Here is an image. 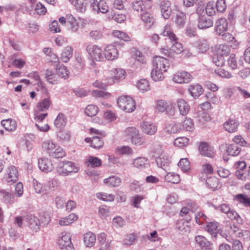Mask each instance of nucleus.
<instances>
[{"instance_id":"f257e3e1","label":"nucleus","mask_w":250,"mask_h":250,"mask_svg":"<svg viewBox=\"0 0 250 250\" xmlns=\"http://www.w3.org/2000/svg\"><path fill=\"white\" fill-rule=\"evenodd\" d=\"M42 147L49 155L53 158H62L65 155L63 149L51 140H46L43 142Z\"/></svg>"},{"instance_id":"f03ea898","label":"nucleus","mask_w":250,"mask_h":250,"mask_svg":"<svg viewBox=\"0 0 250 250\" xmlns=\"http://www.w3.org/2000/svg\"><path fill=\"white\" fill-rule=\"evenodd\" d=\"M160 35L168 37L171 42H174L171 45L170 50L176 54H180L183 51V45L177 42L178 39L171 31L169 25L167 24L163 31L160 33Z\"/></svg>"},{"instance_id":"7ed1b4c3","label":"nucleus","mask_w":250,"mask_h":250,"mask_svg":"<svg viewBox=\"0 0 250 250\" xmlns=\"http://www.w3.org/2000/svg\"><path fill=\"white\" fill-rule=\"evenodd\" d=\"M79 168L76 164L70 161H63L58 163L56 168L57 172L60 175H68L71 173L77 172Z\"/></svg>"},{"instance_id":"20e7f679","label":"nucleus","mask_w":250,"mask_h":250,"mask_svg":"<svg viewBox=\"0 0 250 250\" xmlns=\"http://www.w3.org/2000/svg\"><path fill=\"white\" fill-rule=\"evenodd\" d=\"M118 106L126 112H132L135 109V103L134 100L129 96H122L117 100Z\"/></svg>"},{"instance_id":"39448f33","label":"nucleus","mask_w":250,"mask_h":250,"mask_svg":"<svg viewBox=\"0 0 250 250\" xmlns=\"http://www.w3.org/2000/svg\"><path fill=\"white\" fill-rule=\"evenodd\" d=\"M125 135L134 145L141 146L143 144V142L140 137L139 131L134 127L127 128L125 131Z\"/></svg>"},{"instance_id":"423d86ee","label":"nucleus","mask_w":250,"mask_h":250,"mask_svg":"<svg viewBox=\"0 0 250 250\" xmlns=\"http://www.w3.org/2000/svg\"><path fill=\"white\" fill-rule=\"evenodd\" d=\"M58 244L61 250H74L71 241V236L68 232L64 231L61 233L58 239Z\"/></svg>"},{"instance_id":"0eeeda50","label":"nucleus","mask_w":250,"mask_h":250,"mask_svg":"<svg viewBox=\"0 0 250 250\" xmlns=\"http://www.w3.org/2000/svg\"><path fill=\"white\" fill-rule=\"evenodd\" d=\"M86 51L90 58L96 61H101L104 59L101 48L96 44H89L86 46Z\"/></svg>"},{"instance_id":"6e6552de","label":"nucleus","mask_w":250,"mask_h":250,"mask_svg":"<svg viewBox=\"0 0 250 250\" xmlns=\"http://www.w3.org/2000/svg\"><path fill=\"white\" fill-rule=\"evenodd\" d=\"M192 79V76L188 72L179 71L174 75L172 80L178 83H187L191 82Z\"/></svg>"},{"instance_id":"1a4fd4ad","label":"nucleus","mask_w":250,"mask_h":250,"mask_svg":"<svg viewBox=\"0 0 250 250\" xmlns=\"http://www.w3.org/2000/svg\"><path fill=\"white\" fill-rule=\"evenodd\" d=\"M153 64L154 68L164 71H167L169 66L168 61L165 57L161 56L154 57Z\"/></svg>"},{"instance_id":"9d476101","label":"nucleus","mask_w":250,"mask_h":250,"mask_svg":"<svg viewBox=\"0 0 250 250\" xmlns=\"http://www.w3.org/2000/svg\"><path fill=\"white\" fill-rule=\"evenodd\" d=\"M97 0H76L75 6L81 12H84L89 7L92 10Z\"/></svg>"},{"instance_id":"9b49d317","label":"nucleus","mask_w":250,"mask_h":250,"mask_svg":"<svg viewBox=\"0 0 250 250\" xmlns=\"http://www.w3.org/2000/svg\"><path fill=\"white\" fill-rule=\"evenodd\" d=\"M25 220L31 229L36 232L40 229V221L38 217L33 215L29 214L25 216Z\"/></svg>"},{"instance_id":"f8f14e48","label":"nucleus","mask_w":250,"mask_h":250,"mask_svg":"<svg viewBox=\"0 0 250 250\" xmlns=\"http://www.w3.org/2000/svg\"><path fill=\"white\" fill-rule=\"evenodd\" d=\"M228 23L225 18H221L215 22V32L218 36L222 35L228 30Z\"/></svg>"},{"instance_id":"ddd939ff","label":"nucleus","mask_w":250,"mask_h":250,"mask_svg":"<svg viewBox=\"0 0 250 250\" xmlns=\"http://www.w3.org/2000/svg\"><path fill=\"white\" fill-rule=\"evenodd\" d=\"M104 55L106 60L112 61L118 58L119 53L114 45H108L104 48Z\"/></svg>"},{"instance_id":"4468645a","label":"nucleus","mask_w":250,"mask_h":250,"mask_svg":"<svg viewBox=\"0 0 250 250\" xmlns=\"http://www.w3.org/2000/svg\"><path fill=\"white\" fill-rule=\"evenodd\" d=\"M155 161L158 167L164 169L168 167L170 163L168 156L165 152H162L159 156L156 157Z\"/></svg>"},{"instance_id":"2eb2a0df","label":"nucleus","mask_w":250,"mask_h":250,"mask_svg":"<svg viewBox=\"0 0 250 250\" xmlns=\"http://www.w3.org/2000/svg\"><path fill=\"white\" fill-rule=\"evenodd\" d=\"M176 104L181 115L185 116L188 113L190 110V106L186 100L179 99L177 100Z\"/></svg>"},{"instance_id":"dca6fc26","label":"nucleus","mask_w":250,"mask_h":250,"mask_svg":"<svg viewBox=\"0 0 250 250\" xmlns=\"http://www.w3.org/2000/svg\"><path fill=\"white\" fill-rule=\"evenodd\" d=\"M132 164L135 167L142 170L149 167V160L145 157H139L134 159Z\"/></svg>"},{"instance_id":"f3484780","label":"nucleus","mask_w":250,"mask_h":250,"mask_svg":"<svg viewBox=\"0 0 250 250\" xmlns=\"http://www.w3.org/2000/svg\"><path fill=\"white\" fill-rule=\"evenodd\" d=\"M125 70L123 69H116L115 76L108 79V83L110 84H113L115 83L119 82L125 78Z\"/></svg>"},{"instance_id":"a211bd4d","label":"nucleus","mask_w":250,"mask_h":250,"mask_svg":"<svg viewBox=\"0 0 250 250\" xmlns=\"http://www.w3.org/2000/svg\"><path fill=\"white\" fill-rule=\"evenodd\" d=\"M18 172L16 167L14 166H10L7 170V176L6 181L10 185L14 183L18 179Z\"/></svg>"},{"instance_id":"6ab92c4d","label":"nucleus","mask_w":250,"mask_h":250,"mask_svg":"<svg viewBox=\"0 0 250 250\" xmlns=\"http://www.w3.org/2000/svg\"><path fill=\"white\" fill-rule=\"evenodd\" d=\"M160 6L162 15L165 19H168L172 12L170 2L169 0L162 1Z\"/></svg>"},{"instance_id":"aec40b11","label":"nucleus","mask_w":250,"mask_h":250,"mask_svg":"<svg viewBox=\"0 0 250 250\" xmlns=\"http://www.w3.org/2000/svg\"><path fill=\"white\" fill-rule=\"evenodd\" d=\"M199 149L201 154L205 156L213 158L215 155L213 148L208 146L207 143H201Z\"/></svg>"},{"instance_id":"412c9836","label":"nucleus","mask_w":250,"mask_h":250,"mask_svg":"<svg viewBox=\"0 0 250 250\" xmlns=\"http://www.w3.org/2000/svg\"><path fill=\"white\" fill-rule=\"evenodd\" d=\"M212 20L205 16H199L198 19V27L200 29H206L213 26Z\"/></svg>"},{"instance_id":"4be33fe9","label":"nucleus","mask_w":250,"mask_h":250,"mask_svg":"<svg viewBox=\"0 0 250 250\" xmlns=\"http://www.w3.org/2000/svg\"><path fill=\"white\" fill-rule=\"evenodd\" d=\"M109 10V6L107 2L104 0H100L99 2L96 1V4L93 6V11L101 12L103 14L106 13Z\"/></svg>"},{"instance_id":"5701e85b","label":"nucleus","mask_w":250,"mask_h":250,"mask_svg":"<svg viewBox=\"0 0 250 250\" xmlns=\"http://www.w3.org/2000/svg\"><path fill=\"white\" fill-rule=\"evenodd\" d=\"M38 165L40 169L45 172L51 171L53 169L52 164L48 159H40L38 161Z\"/></svg>"},{"instance_id":"b1692460","label":"nucleus","mask_w":250,"mask_h":250,"mask_svg":"<svg viewBox=\"0 0 250 250\" xmlns=\"http://www.w3.org/2000/svg\"><path fill=\"white\" fill-rule=\"evenodd\" d=\"M141 127L144 133L150 135L154 134L157 131L156 126L154 124L148 122L142 123Z\"/></svg>"},{"instance_id":"393cba45","label":"nucleus","mask_w":250,"mask_h":250,"mask_svg":"<svg viewBox=\"0 0 250 250\" xmlns=\"http://www.w3.org/2000/svg\"><path fill=\"white\" fill-rule=\"evenodd\" d=\"M96 237L95 234L88 232L84 234L83 237L84 244L86 247L91 248L95 244Z\"/></svg>"},{"instance_id":"a878e982","label":"nucleus","mask_w":250,"mask_h":250,"mask_svg":"<svg viewBox=\"0 0 250 250\" xmlns=\"http://www.w3.org/2000/svg\"><path fill=\"white\" fill-rule=\"evenodd\" d=\"M194 45L198 52L204 53L209 49V44L206 40L199 39L194 42Z\"/></svg>"},{"instance_id":"bb28decb","label":"nucleus","mask_w":250,"mask_h":250,"mask_svg":"<svg viewBox=\"0 0 250 250\" xmlns=\"http://www.w3.org/2000/svg\"><path fill=\"white\" fill-rule=\"evenodd\" d=\"M182 130V125L178 123H170L167 124L164 130L168 134H174Z\"/></svg>"},{"instance_id":"cd10ccee","label":"nucleus","mask_w":250,"mask_h":250,"mask_svg":"<svg viewBox=\"0 0 250 250\" xmlns=\"http://www.w3.org/2000/svg\"><path fill=\"white\" fill-rule=\"evenodd\" d=\"M188 90L191 95L195 99L198 98L203 92L202 87L199 84L190 85Z\"/></svg>"},{"instance_id":"c85d7f7f","label":"nucleus","mask_w":250,"mask_h":250,"mask_svg":"<svg viewBox=\"0 0 250 250\" xmlns=\"http://www.w3.org/2000/svg\"><path fill=\"white\" fill-rule=\"evenodd\" d=\"M224 126L226 131L234 132L237 130L238 123L235 120L229 119L224 123Z\"/></svg>"},{"instance_id":"c756f323","label":"nucleus","mask_w":250,"mask_h":250,"mask_svg":"<svg viewBox=\"0 0 250 250\" xmlns=\"http://www.w3.org/2000/svg\"><path fill=\"white\" fill-rule=\"evenodd\" d=\"M141 18L144 22L145 26L147 28H150L155 22V19L150 13H145L141 16Z\"/></svg>"},{"instance_id":"7c9ffc66","label":"nucleus","mask_w":250,"mask_h":250,"mask_svg":"<svg viewBox=\"0 0 250 250\" xmlns=\"http://www.w3.org/2000/svg\"><path fill=\"white\" fill-rule=\"evenodd\" d=\"M241 148L238 144H231L227 146V152L229 155L232 156H236L238 155L241 152Z\"/></svg>"},{"instance_id":"2f4dec72","label":"nucleus","mask_w":250,"mask_h":250,"mask_svg":"<svg viewBox=\"0 0 250 250\" xmlns=\"http://www.w3.org/2000/svg\"><path fill=\"white\" fill-rule=\"evenodd\" d=\"M78 217L74 213H71L68 216L62 218L59 221L60 226H67L72 223L74 221L77 220Z\"/></svg>"},{"instance_id":"473e14b6","label":"nucleus","mask_w":250,"mask_h":250,"mask_svg":"<svg viewBox=\"0 0 250 250\" xmlns=\"http://www.w3.org/2000/svg\"><path fill=\"white\" fill-rule=\"evenodd\" d=\"M195 241L201 247L205 248L206 250H211V249L209 247L210 243L204 236L202 235L196 236Z\"/></svg>"},{"instance_id":"72a5a7b5","label":"nucleus","mask_w":250,"mask_h":250,"mask_svg":"<svg viewBox=\"0 0 250 250\" xmlns=\"http://www.w3.org/2000/svg\"><path fill=\"white\" fill-rule=\"evenodd\" d=\"M166 72L154 67L151 73V77L154 81H162L164 78V73Z\"/></svg>"},{"instance_id":"f704fd0d","label":"nucleus","mask_w":250,"mask_h":250,"mask_svg":"<svg viewBox=\"0 0 250 250\" xmlns=\"http://www.w3.org/2000/svg\"><path fill=\"white\" fill-rule=\"evenodd\" d=\"M73 56V49L71 47L67 46L63 49L61 56L62 60L64 62H68Z\"/></svg>"},{"instance_id":"c9c22d12","label":"nucleus","mask_w":250,"mask_h":250,"mask_svg":"<svg viewBox=\"0 0 250 250\" xmlns=\"http://www.w3.org/2000/svg\"><path fill=\"white\" fill-rule=\"evenodd\" d=\"M66 124V118L64 115L62 113H59L54 121V125L58 128H61L64 127Z\"/></svg>"},{"instance_id":"e433bc0d","label":"nucleus","mask_w":250,"mask_h":250,"mask_svg":"<svg viewBox=\"0 0 250 250\" xmlns=\"http://www.w3.org/2000/svg\"><path fill=\"white\" fill-rule=\"evenodd\" d=\"M121 182V178L115 176H110L109 178L104 180V183L111 187L119 186Z\"/></svg>"},{"instance_id":"4c0bfd02","label":"nucleus","mask_w":250,"mask_h":250,"mask_svg":"<svg viewBox=\"0 0 250 250\" xmlns=\"http://www.w3.org/2000/svg\"><path fill=\"white\" fill-rule=\"evenodd\" d=\"M51 104L49 98H45L37 104V107L39 111H44L49 109Z\"/></svg>"},{"instance_id":"58836bf2","label":"nucleus","mask_w":250,"mask_h":250,"mask_svg":"<svg viewBox=\"0 0 250 250\" xmlns=\"http://www.w3.org/2000/svg\"><path fill=\"white\" fill-rule=\"evenodd\" d=\"M104 143L101 137L94 136L91 140V146L95 149H100L103 147Z\"/></svg>"},{"instance_id":"ea45409f","label":"nucleus","mask_w":250,"mask_h":250,"mask_svg":"<svg viewBox=\"0 0 250 250\" xmlns=\"http://www.w3.org/2000/svg\"><path fill=\"white\" fill-rule=\"evenodd\" d=\"M165 179L168 182L173 184H178L180 181L179 175L174 172L168 173L165 176Z\"/></svg>"},{"instance_id":"a19ab883","label":"nucleus","mask_w":250,"mask_h":250,"mask_svg":"<svg viewBox=\"0 0 250 250\" xmlns=\"http://www.w3.org/2000/svg\"><path fill=\"white\" fill-rule=\"evenodd\" d=\"M186 21V14L182 12H179L176 14L175 23L179 27L184 26Z\"/></svg>"},{"instance_id":"79ce46f5","label":"nucleus","mask_w":250,"mask_h":250,"mask_svg":"<svg viewBox=\"0 0 250 250\" xmlns=\"http://www.w3.org/2000/svg\"><path fill=\"white\" fill-rule=\"evenodd\" d=\"M216 51V54L222 56L224 58V56H227L229 54L230 49L228 45L220 44L217 46Z\"/></svg>"},{"instance_id":"37998d69","label":"nucleus","mask_w":250,"mask_h":250,"mask_svg":"<svg viewBox=\"0 0 250 250\" xmlns=\"http://www.w3.org/2000/svg\"><path fill=\"white\" fill-rule=\"evenodd\" d=\"M1 125L6 130L10 131L15 130L16 128L15 122L11 119L2 120Z\"/></svg>"},{"instance_id":"c03bdc74","label":"nucleus","mask_w":250,"mask_h":250,"mask_svg":"<svg viewBox=\"0 0 250 250\" xmlns=\"http://www.w3.org/2000/svg\"><path fill=\"white\" fill-rule=\"evenodd\" d=\"M236 167L238 170L236 171V175L240 179H243L245 177L243 172L241 173L244 169L246 167V164L244 161H238L236 163Z\"/></svg>"},{"instance_id":"a18cd8bd","label":"nucleus","mask_w":250,"mask_h":250,"mask_svg":"<svg viewBox=\"0 0 250 250\" xmlns=\"http://www.w3.org/2000/svg\"><path fill=\"white\" fill-rule=\"evenodd\" d=\"M178 166L184 172H188L190 170V163L187 158L181 159Z\"/></svg>"},{"instance_id":"49530a36","label":"nucleus","mask_w":250,"mask_h":250,"mask_svg":"<svg viewBox=\"0 0 250 250\" xmlns=\"http://www.w3.org/2000/svg\"><path fill=\"white\" fill-rule=\"evenodd\" d=\"M137 87L142 92L150 89L149 83L146 79H141L137 83Z\"/></svg>"},{"instance_id":"de8ad7c7","label":"nucleus","mask_w":250,"mask_h":250,"mask_svg":"<svg viewBox=\"0 0 250 250\" xmlns=\"http://www.w3.org/2000/svg\"><path fill=\"white\" fill-rule=\"evenodd\" d=\"M57 75L59 76L66 79L69 74V71L67 69V67L64 65L58 64L56 67Z\"/></svg>"},{"instance_id":"09e8293b","label":"nucleus","mask_w":250,"mask_h":250,"mask_svg":"<svg viewBox=\"0 0 250 250\" xmlns=\"http://www.w3.org/2000/svg\"><path fill=\"white\" fill-rule=\"evenodd\" d=\"M98 110L99 109L97 106L95 105L89 104L86 107L84 112L87 116L93 117L98 113Z\"/></svg>"},{"instance_id":"8fccbe9b","label":"nucleus","mask_w":250,"mask_h":250,"mask_svg":"<svg viewBox=\"0 0 250 250\" xmlns=\"http://www.w3.org/2000/svg\"><path fill=\"white\" fill-rule=\"evenodd\" d=\"M206 183L208 187L213 190L217 189L219 187L218 180L215 177H210L207 178Z\"/></svg>"},{"instance_id":"3c124183","label":"nucleus","mask_w":250,"mask_h":250,"mask_svg":"<svg viewBox=\"0 0 250 250\" xmlns=\"http://www.w3.org/2000/svg\"><path fill=\"white\" fill-rule=\"evenodd\" d=\"M189 142V139L185 137H181L177 138L174 141V146L182 147L183 146H186Z\"/></svg>"},{"instance_id":"603ef678","label":"nucleus","mask_w":250,"mask_h":250,"mask_svg":"<svg viewBox=\"0 0 250 250\" xmlns=\"http://www.w3.org/2000/svg\"><path fill=\"white\" fill-rule=\"evenodd\" d=\"M205 10L208 15L211 16L215 15L216 9L214 2L213 1L208 2L206 4Z\"/></svg>"},{"instance_id":"864d4df0","label":"nucleus","mask_w":250,"mask_h":250,"mask_svg":"<svg viewBox=\"0 0 250 250\" xmlns=\"http://www.w3.org/2000/svg\"><path fill=\"white\" fill-rule=\"evenodd\" d=\"M45 78L48 82L52 84H55L57 81L56 74L49 69H47L45 73Z\"/></svg>"},{"instance_id":"5fc2aeb1","label":"nucleus","mask_w":250,"mask_h":250,"mask_svg":"<svg viewBox=\"0 0 250 250\" xmlns=\"http://www.w3.org/2000/svg\"><path fill=\"white\" fill-rule=\"evenodd\" d=\"M132 9L137 12H143L145 9V5L143 0H136L134 1L131 4Z\"/></svg>"},{"instance_id":"6e6d98bb","label":"nucleus","mask_w":250,"mask_h":250,"mask_svg":"<svg viewBox=\"0 0 250 250\" xmlns=\"http://www.w3.org/2000/svg\"><path fill=\"white\" fill-rule=\"evenodd\" d=\"M112 34L115 37L124 41L127 42L130 40V37L126 33L121 31L115 30L113 32Z\"/></svg>"},{"instance_id":"4d7b16f0","label":"nucleus","mask_w":250,"mask_h":250,"mask_svg":"<svg viewBox=\"0 0 250 250\" xmlns=\"http://www.w3.org/2000/svg\"><path fill=\"white\" fill-rule=\"evenodd\" d=\"M194 124L190 118L186 119L182 125V129H185L187 131H191L194 129Z\"/></svg>"},{"instance_id":"13d9d810","label":"nucleus","mask_w":250,"mask_h":250,"mask_svg":"<svg viewBox=\"0 0 250 250\" xmlns=\"http://www.w3.org/2000/svg\"><path fill=\"white\" fill-rule=\"evenodd\" d=\"M97 197L104 201H113L114 199V196L111 194H107L105 193H97L96 194Z\"/></svg>"},{"instance_id":"bf43d9fd","label":"nucleus","mask_w":250,"mask_h":250,"mask_svg":"<svg viewBox=\"0 0 250 250\" xmlns=\"http://www.w3.org/2000/svg\"><path fill=\"white\" fill-rule=\"evenodd\" d=\"M236 198L245 206L250 207V197H248L242 194H239L236 196Z\"/></svg>"},{"instance_id":"052dcab7","label":"nucleus","mask_w":250,"mask_h":250,"mask_svg":"<svg viewBox=\"0 0 250 250\" xmlns=\"http://www.w3.org/2000/svg\"><path fill=\"white\" fill-rule=\"evenodd\" d=\"M215 6L217 12L219 13L224 12L227 8L225 0H217Z\"/></svg>"},{"instance_id":"680f3d73","label":"nucleus","mask_w":250,"mask_h":250,"mask_svg":"<svg viewBox=\"0 0 250 250\" xmlns=\"http://www.w3.org/2000/svg\"><path fill=\"white\" fill-rule=\"evenodd\" d=\"M213 62L216 66H222L225 63V60L223 56L215 54L213 57Z\"/></svg>"},{"instance_id":"e2e57ef3","label":"nucleus","mask_w":250,"mask_h":250,"mask_svg":"<svg viewBox=\"0 0 250 250\" xmlns=\"http://www.w3.org/2000/svg\"><path fill=\"white\" fill-rule=\"evenodd\" d=\"M167 102L165 100H158L156 104V110L160 112H165L167 109Z\"/></svg>"},{"instance_id":"0e129e2a","label":"nucleus","mask_w":250,"mask_h":250,"mask_svg":"<svg viewBox=\"0 0 250 250\" xmlns=\"http://www.w3.org/2000/svg\"><path fill=\"white\" fill-rule=\"evenodd\" d=\"M198 121L201 123H204L210 120V116L209 115L204 111H200L198 113V116L197 117Z\"/></svg>"},{"instance_id":"69168bd1","label":"nucleus","mask_w":250,"mask_h":250,"mask_svg":"<svg viewBox=\"0 0 250 250\" xmlns=\"http://www.w3.org/2000/svg\"><path fill=\"white\" fill-rule=\"evenodd\" d=\"M3 198L5 203L9 204L14 202V196L11 193L3 190L2 191Z\"/></svg>"},{"instance_id":"338daca9","label":"nucleus","mask_w":250,"mask_h":250,"mask_svg":"<svg viewBox=\"0 0 250 250\" xmlns=\"http://www.w3.org/2000/svg\"><path fill=\"white\" fill-rule=\"evenodd\" d=\"M88 162L89 163V165L92 167H98L101 165L102 162L101 159L99 158L93 157L90 156L88 159Z\"/></svg>"},{"instance_id":"774afa93","label":"nucleus","mask_w":250,"mask_h":250,"mask_svg":"<svg viewBox=\"0 0 250 250\" xmlns=\"http://www.w3.org/2000/svg\"><path fill=\"white\" fill-rule=\"evenodd\" d=\"M228 62L229 66L232 69H236L237 67L236 56L234 54H230L228 60Z\"/></svg>"}]
</instances>
